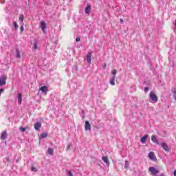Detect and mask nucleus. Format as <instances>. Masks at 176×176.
<instances>
[{"label":"nucleus","mask_w":176,"mask_h":176,"mask_svg":"<svg viewBox=\"0 0 176 176\" xmlns=\"http://www.w3.org/2000/svg\"><path fill=\"white\" fill-rule=\"evenodd\" d=\"M149 97L151 100V101H153L154 102H157L159 98H157V95L155 94L153 91H151L149 94Z\"/></svg>","instance_id":"1"},{"label":"nucleus","mask_w":176,"mask_h":176,"mask_svg":"<svg viewBox=\"0 0 176 176\" xmlns=\"http://www.w3.org/2000/svg\"><path fill=\"white\" fill-rule=\"evenodd\" d=\"M148 171H150V173H151L153 175H156V174H159V170L153 166L150 167L148 168Z\"/></svg>","instance_id":"2"},{"label":"nucleus","mask_w":176,"mask_h":176,"mask_svg":"<svg viewBox=\"0 0 176 176\" xmlns=\"http://www.w3.org/2000/svg\"><path fill=\"white\" fill-rule=\"evenodd\" d=\"M148 157L151 159V160H153L154 162H156L157 160V158H156V156L155 155V153L153 151H151L148 153Z\"/></svg>","instance_id":"3"},{"label":"nucleus","mask_w":176,"mask_h":176,"mask_svg":"<svg viewBox=\"0 0 176 176\" xmlns=\"http://www.w3.org/2000/svg\"><path fill=\"white\" fill-rule=\"evenodd\" d=\"M6 76H2L0 78V86H3V85H6Z\"/></svg>","instance_id":"4"},{"label":"nucleus","mask_w":176,"mask_h":176,"mask_svg":"<svg viewBox=\"0 0 176 176\" xmlns=\"http://www.w3.org/2000/svg\"><path fill=\"white\" fill-rule=\"evenodd\" d=\"M0 138L2 140H6V138H8V131H3L1 134Z\"/></svg>","instance_id":"5"},{"label":"nucleus","mask_w":176,"mask_h":176,"mask_svg":"<svg viewBox=\"0 0 176 176\" xmlns=\"http://www.w3.org/2000/svg\"><path fill=\"white\" fill-rule=\"evenodd\" d=\"M40 27L44 34H45V31L46 30V23L45 21H41L40 23Z\"/></svg>","instance_id":"6"},{"label":"nucleus","mask_w":176,"mask_h":176,"mask_svg":"<svg viewBox=\"0 0 176 176\" xmlns=\"http://www.w3.org/2000/svg\"><path fill=\"white\" fill-rule=\"evenodd\" d=\"M39 90L42 91L43 93H45V94H47V92L49 91V88L47 86H43L39 88Z\"/></svg>","instance_id":"7"},{"label":"nucleus","mask_w":176,"mask_h":176,"mask_svg":"<svg viewBox=\"0 0 176 176\" xmlns=\"http://www.w3.org/2000/svg\"><path fill=\"white\" fill-rule=\"evenodd\" d=\"M85 130H91V125L90 124V122L89 121H86L85 124Z\"/></svg>","instance_id":"8"},{"label":"nucleus","mask_w":176,"mask_h":176,"mask_svg":"<svg viewBox=\"0 0 176 176\" xmlns=\"http://www.w3.org/2000/svg\"><path fill=\"white\" fill-rule=\"evenodd\" d=\"M90 12H91V5L87 4V7L85 8V13L86 14H90Z\"/></svg>","instance_id":"9"},{"label":"nucleus","mask_w":176,"mask_h":176,"mask_svg":"<svg viewBox=\"0 0 176 176\" xmlns=\"http://www.w3.org/2000/svg\"><path fill=\"white\" fill-rule=\"evenodd\" d=\"M161 146H162V148L166 152H170V149L168 148V146L166 143H161Z\"/></svg>","instance_id":"10"},{"label":"nucleus","mask_w":176,"mask_h":176,"mask_svg":"<svg viewBox=\"0 0 176 176\" xmlns=\"http://www.w3.org/2000/svg\"><path fill=\"white\" fill-rule=\"evenodd\" d=\"M42 127V122H37L34 124V129L35 130H39Z\"/></svg>","instance_id":"11"},{"label":"nucleus","mask_w":176,"mask_h":176,"mask_svg":"<svg viewBox=\"0 0 176 176\" xmlns=\"http://www.w3.org/2000/svg\"><path fill=\"white\" fill-rule=\"evenodd\" d=\"M91 54L92 53L89 52L87 55V63H89V64H91Z\"/></svg>","instance_id":"12"},{"label":"nucleus","mask_w":176,"mask_h":176,"mask_svg":"<svg viewBox=\"0 0 176 176\" xmlns=\"http://www.w3.org/2000/svg\"><path fill=\"white\" fill-rule=\"evenodd\" d=\"M148 135H145L144 136L141 138L140 141H141L142 144H145V142L148 140Z\"/></svg>","instance_id":"13"},{"label":"nucleus","mask_w":176,"mask_h":176,"mask_svg":"<svg viewBox=\"0 0 176 176\" xmlns=\"http://www.w3.org/2000/svg\"><path fill=\"white\" fill-rule=\"evenodd\" d=\"M18 103L19 105H21V102L23 101V95L21 94H18Z\"/></svg>","instance_id":"14"},{"label":"nucleus","mask_w":176,"mask_h":176,"mask_svg":"<svg viewBox=\"0 0 176 176\" xmlns=\"http://www.w3.org/2000/svg\"><path fill=\"white\" fill-rule=\"evenodd\" d=\"M151 141H152L153 142H154L155 144H159V140H157V138L156 136H155V135H153V136L151 137Z\"/></svg>","instance_id":"15"},{"label":"nucleus","mask_w":176,"mask_h":176,"mask_svg":"<svg viewBox=\"0 0 176 176\" xmlns=\"http://www.w3.org/2000/svg\"><path fill=\"white\" fill-rule=\"evenodd\" d=\"M102 160H103V162L104 163H106V164H109V161L108 160V157H102Z\"/></svg>","instance_id":"16"},{"label":"nucleus","mask_w":176,"mask_h":176,"mask_svg":"<svg viewBox=\"0 0 176 176\" xmlns=\"http://www.w3.org/2000/svg\"><path fill=\"white\" fill-rule=\"evenodd\" d=\"M115 79L116 77L113 76V78L110 80V85H111V86H115Z\"/></svg>","instance_id":"17"},{"label":"nucleus","mask_w":176,"mask_h":176,"mask_svg":"<svg viewBox=\"0 0 176 176\" xmlns=\"http://www.w3.org/2000/svg\"><path fill=\"white\" fill-rule=\"evenodd\" d=\"M16 57L18 58H21V54H20V51H19V50H16Z\"/></svg>","instance_id":"18"},{"label":"nucleus","mask_w":176,"mask_h":176,"mask_svg":"<svg viewBox=\"0 0 176 176\" xmlns=\"http://www.w3.org/2000/svg\"><path fill=\"white\" fill-rule=\"evenodd\" d=\"M47 152L49 155H53V153H54V150H53V148H48Z\"/></svg>","instance_id":"19"},{"label":"nucleus","mask_w":176,"mask_h":176,"mask_svg":"<svg viewBox=\"0 0 176 176\" xmlns=\"http://www.w3.org/2000/svg\"><path fill=\"white\" fill-rule=\"evenodd\" d=\"M19 19L21 21V23H23V21H24V15L21 14Z\"/></svg>","instance_id":"20"},{"label":"nucleus","mask_w":176,"mask_h":176,"mask_svg":"<svg viewBox=\"0 0 176 176\" xmlns=\"http://www.w3.org/2000/svg\"><path fill=\"white\" fill-rule=\"evenodd\" d=\"M112 75H113V76H115V75H116V74H118V70H116V69H114L112 70L111 72Z\"/></svg>","instance_id":"21"},{"label":"nucleus","mask_w":176,"mask_h":176,"mask_svg":"<svg viewBox=\"0 0 176 176\" xmlns=\"http://www.w3.org/2000/svg\"><path fill=\"white\" fill-rule=\"evenodd\" d=\"M13 24L14 30H17L19 28V25H17V22H14Z\"/></svg>","instance_id":"22"},{"label":"nucleus","mask_w":176,"mask_h":176,"mask_svg":"<svg viewBox=\"0 0 176 176\" xmlns=\"http://www.w3.org/2000/svg\"><path fill=\"white\" fill-rule=\"evenodd\" d=\"M41 138H46L47 137V133H43L41 135Z\"/></svg>","instance_id":"23"},{"label":"nucleus","mask_w":176,"mask_h":176,"mask_svg":"<svg viewBox=\"0 0 176 176\" xmlns=\"http://www.w3.org/2000/svg\"><path fill=\"white\" fill-rule=\"evenodd\" d=\"M129 161L126 160L125 161L124 168L127 169V168L129 167Z\"/></svg>","instance_id":"24"},{"label":"nucleus","mask_w":176,"mask_h":176,"mask_svg":"<svg viewBox=\"0 0 176 176\" xmlns=\"http://www.w3.org/2000/svg\"><path fill=\"white\" fill-rule=\"evenodd\" d=\"M19 130H20L21 131H22L23 133H24L25 131H26L27 129H25V128H24V127H21V128L19 129Z\"/></svg>","instance_id":"25"},{"label":"nucleus","mask_w":176,"mask_h":176,"mask_svg":"<svg viewBox=\"0 0 176 176\" xmlns=\"http://www.w3.org/2000/svg\"><path fill=\"white\" fill-rule=\"evenodd\" d=\"M67 173L68 176H74V175L72 174V172H71V170H67Z\"/></svg>","instance_id":"26"},{"label":"nucleus","mask_w":176,"mask_h":176,"mask_svg":"<svg viewBox=\"0 0 176 176\" xmlns=\"http://www.w3.org/2000/svg\"><path fill=\"white\" fill-rule=\"evenodd\" d=\"M34 49L35 50H36V49H38V43H34Z\"/></svg>","instance_id":"27"},{"label":"nucleus","mask_w":176,"mask_h":176,"mask_svg":"<svg viewBox=\"0 0 176 176\" xmlns=\"http://www.w3.org/2000/svg\"><path fill=\"white\" fill-rule=\"evenodd\" d=\"M149 90V88L148 87H146L145 88H144V91H145V93H146V91H148Z\"/></svg>","instance_id":"28"},{"label":"nucleus","mask_w":176,"mask_h":176,"mask_svg":"<svg viewBox=\"0 0 176 176\" xmlns=\"http://www.w3.org/2000/svg\"><path fill=\"white\" fill-rule=\"evenodd\" d=\"M76 42H80V38L77 37V38H76Z\"/></svg>","instance_id":"29"},{"label":"nucleus","mask_w":176,"mask_h":176,"mask_svg":"<svg viewBox=\"0 0 176 176\" xmlns=\"http://www.w3.org/2000/svg\"><path fill=\"white\" fill-rule=\"evenodd\" d=\"M5 91L4 89H0V96H1V94H2L3 91Z\"/></svg>","instance_id":"30"},{"label":"nucleus","mask_w":176,"mask_h":176,"mask_svg":"<svg viewBox=\"0 0 176 176\" xmlns=\"http://www.w3.org/2000/svg\"><path fill=\"white\" fill-rule=\"evenodd\" d=\"M32 171H37L36 168L32 167Z\"/></svg>","instance_id":"31"},{"label":"nucleus","mask_w":176,"mask_h":176,"mask_svg":"<svg viewBox=\"0 0 176 176\" xmlns=\"http://www.w3.org/2000/svg\"><path fill=\"white\" fill-rule=\"evenodd\" d=\"M23 31H24V27H23V26H22V27L21 28V32H23Z\"/></svg>","instance_id":"32"},{"label":"nucleus","mask_w":176,"mask_h":176,"mask_svg":"<svg viewBox=\"0 0 176 176\" xmlns=\"http://www.w3.org/2000/svg\"><path fill=\"white\" fill-rule=\"evenodd\" d=\"M120 21L121 24H123V19H120Z\"/></svg>","instance_id":"33"},{"label":"nucleus","mask_w":176,"mask_h":176,"mask_svg":"<svg viewBox=\"0 0 176 176\" xmlns=\"http://www.w3.org/2000/svg\"><path fill=\"white\" fill-rule=\"evenodd\" d=\"M173 175H174V176H176V170H174V172H173Z\"/></svg>","instance_id":"34"},{"label":"nucleus","mask_w":176,"mask_h":176,"mask_svg":"<svg viewBox=\"0 0 176 176\" xmlns=\"http://www.w3.org/2000/svg\"><path fill=\"white\" fill-rule=\"evenodd\" d=\"M104 69H105V68H107V64H104V67H103Z\"/></svg>","instance_id":"35"},{"label":"nucleus","mask_w":176,"mask_h":176,"mask_svg":"<svg viewBox=\"0 0 176 176\" xmlns=\"http://www.w3.org/2000/svg\"><path fill=\"white\" fill-rule=\"evenodd\" d=\"M69 148H71V145H68V146H67V151H68V149H69Z\"/></svg>","instance_id":"36"},{"label":"nucleus","mask_w":176,"mask_h":176,"mask_svg":"<svg viewBox=\"0 0 176 176\" xmlns=\"http://www.w3.org/2000/svg\"><path fill=\"white\" fill-rule=\"evenodd\" d=\"M174 99H175V101H176V96H174Z\"/></svg>","instance_id":"37"},{"label":"nucleus","mask_w":176,"mask_h":176,"mask_svg":"<svg viewBox=\"0 0 176 176\" xmlns=\"http://www.w3.org/2000/svg\"><path fill=\"white\" fill-rule=\"evenodd\" d=\"M82 113H85V111L82 110Z\"/></svg>","instance_id":"38"}]
</instances>
